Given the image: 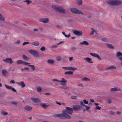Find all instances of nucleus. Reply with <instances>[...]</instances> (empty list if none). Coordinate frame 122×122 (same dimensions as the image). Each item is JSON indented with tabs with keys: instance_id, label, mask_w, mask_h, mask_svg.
Returning <instances> with one entry per match:
<instances>
[{
	"instance_id": "obj_54",
	"label": "nucleus",
	"mask_w": 122,
	"mask_h": 122,
	"mask_svg": "<svg viewBox=\"0 0 122 122\" xmlns=\"http://www.w3.org/2000/svg\"><path fill=\"white\" fill-rule=\"evenodd\" d=\"M20 41L19 40H18L16 42H15V44H17L20 43Z\"/></svg>"
},
{
	"instance_id": "obj_34",
	"label": "nucleus",
	"mask_w": 122,
	"mask_h": 122,
	"mask_svg": "<svg viewBox=\"0 0 122 122\" xmlns=\"http://www.w3.org/2000/svg\"><path fill=\"white\" fill-rule=\"evenodd\" d=\"M82 1L81 0H79L77 2V3L79 5H80L82 4Z\"/></svg>"
},
{
	"instance_id": "obj_14",
	"label": "nucleus",
	"mask_w": 122,
	"mask_h": 122,
	"mask_svg": "<svg viewBox=\"0 0 122 122\" xmlns=\"http://www.w3.org/2000/svg\"><path fill=\"white\" fill-rule=\"evenodd\" d=\"M16 83L18 84V85L21 86L22 87H24L25 86V85L23 81H21L20 82H17Z\"/></svg>"
},
{
	"instance_id": "obj_16",
	"label": "nucleus",
	"mask_w": 122,
	"mask_h": 122,
	"mask_svg": "<svg viewBox=\"0 0 122 122\" xmlns=\"http://www.w3.org/2000/svg\"><path fill=\"white\" fill-rule=\"evenodd\" d=\"M84 60L86 61V62H88L90 63H92V59L89 57H86L84 58Z\"/></svg>"
},
{
	"instance_id": "obj_13",
	"label": "nucleus",
	"mask_w": 122,
	"mask_h": 122,
	"mask_svg": "<svg viewBox=\"0 0 122 122\" xmlns=\"http://www.w3.org/2000/svg\"><path fill=\"white\" fill-rule=\"evenodd\" d=\"M116 55L117 57H119L118 59L121 61H122V53L120 51L117 52L116 54Z\"/></svg>"
},
{
	"instance_id": "obj_12",
	"label": "nucleus",
	"mask_w": 122,
	"mask_h": 122,
	"mask_svg": "<svg viewBox=\"0 0 122 122\" xmlns=\"http://www.w3.org/2000/svg\"><path fill=\"white\" fill-rule=\"evenodd\" d=\"M67 81L64 78H62L61 79V80L59 81V82H60L61 85L63 86L65 85Z\"/></svg>"
},
{
	"instance_id": "obj_51",
	"label": "nucleus",
	"mask_w": 122,
	"mask_h": 122,
	"mask_svg": "<svg viewBox=\"0 0 122 122\" xmlns=\"http://www.w3.org/2000/svg\"><path fill=\"white\" fill-rule=\"evenodd\" d=\"M10 83H11L14 84L15 83V81L14 80H11L10 81Z\"/></svg>"
},
{
	"instance_id": "obj_6",
	"label": "nucleus",
	"mask_w": 122,
	"mask_h": 122,
	"mask_svg": "<svg viewBox=\"0 0 122 122\" xmlns=\"http://www.w3.org/2000/svg\"><path fill=\"white\" fill-rule=\"evenodd\" d=\"M16 63L17 64H23L26 65H27L28 64H30V63L28 62H26L21 60H17L16 62Z\"/></svg>"
},
{
	"instance_id": "obj_7",
	"label": "nucleus",
	"mask_w": 122,
	"mask_h": 122,
	"mask_svg": "<svg viewBox=\"0 0 122 122\" xmlns=\"http://www.w3.org/2000/svg\"><path fill=\"white\" fill-rule=\"evenodd\" d=\"M90 54L91 56L97 58L100 60H102V59L100 58V56L98 54L93 53H90Z\"/></svg>"
},
{
	"instance_id": "obj_25",
	"label": "nucleus",
	"mask_w": 122,
	"mask_h": 122,
	"mask_svg": "<svg viewBox=\"0 0 122 122\" xmlns=\"http://www.w3.org/2000/svg\"><path fill=\"white\" fill-rule=\"evenodd\" d=\"M81 80L83 81H89L90 79L86 77H84L81 79Z\"/></svg>"
},
{
	"instance_id": "obj_4",
	"label": "nucleus",
	"mask_w": 122,
	"mask_h": 122,
	"mask_svg": "<svg viewBox=\"0 0 122 122\" xmlns=\"http://www.w3.org/2000/svg\"><path fill=\"white\" fill-rule=\"evenodd\" d=\"M71 12L73 13L77 14H82L83 13L81 11L74 8H71Z\"/></svg>"
},
{
	"instance_id": "obj_40",
	"label": "nucleus",
	"mask_w": 122,
	"mask_h": 122,
	"mask_svg": "<svg viewBox=\"0 0 122 122\" xmlns=\"http://www.w3.org/2000/svg\"><path fill=\"white\" fill-rule=\"evenodd\" d=\"M37 90V91L39 92H41L42 91L41 88L40 87H38Z\"/></svg>"
},
{
	"instance_id": "obj_57",
	"label": "nucleus",
	"mask_w": 122,
	"mask_h": 122,
	"mask_svg": "<svg viewBox=\"0 0 122 122\" xmlns=\"http://www.w3.org/2000/svg\"><path fill=\"white\" fill-rule=\"evenodd\" d=\"M64 41H60L59 43H58V44L59 45L61 44H62V43H64Z\"/></svg>"
},
{
	"instance_id": "obj_24",
	"label": "nucleus",
	"mask_w": 122,
	"mask_h": 122,
	"mask_svg": "<svg viewBox=\"0 0 122 122\" xmlns=\"http://www.w3.org/2000/svg\"><path fill=\"white\" fill-rule=\"evenodd\" d=\"M111 90L112 91H120V89L119 88L117 87H115L113 88H112Z\"/></svg>"
},
{
	"instance_id": "obj_29",
	"label": "nucleus",
	"mask_w": 122,
	"mask_h": 122,
	"mask_svg": "<svg viewBox=\"0 0 122 122\" xmlns=\"http://www.w3.org/2000/svg\"><path fill=\"white\" fill-rule=\"evenodd\" d=\"M23 57L24 59L25 60H27L28 59V58L25 55H23Z\"/></svg>"
},
{
	"instance_id": "obj_28",
	"label": "nucleus",
	"mask_w": 122,
	"mask_h": 122,
	"mask_svg": "<svg viewBox=\"0 0 122 122\" xmlns=\"http://www.w3.org/2000/svg\"><path fill=\"white\" fill-rule=\"evenodd\" d=\"M2 72L3 74L4 75H5L7 73V72L5 70H3L2 71Z\"/></svg>"
},
{
	"instance_id": "obj_50",
	"label": "nucleus",
	"mask_w": 122,
	"mask_h": 122,
	"mask_svg": "<svg viewBox=\"0 0 122 122\" xmlns=\"http://www.w3.org/2000/svg\"><path fill=\"white\" fill-rule=\"evenodd\" d=\"M96 108L98 110H100L101 109V107L99 106H97L96 107Z\"/></svg>"
},
{
	"instance_id": "obj_2",
	"label": "nucleus",
	"mask_w": 122,
	"mask_h": 122,
	"mask_svg": "<svg viewBox=\"0 0 122 122\" xmlns=\"http://www.w3.org/2000/svg\"><path fill=\"white\" fill-rule=\"evenodd\" d=\"M52 7L54 10L57 12L63 13H66L65 10L62 7H57L55 5L52 6Z\"/></svg>"
},
{
	"instance_id": "obj_20",
	"label": "nucleus",
	"mask_w": 122,
	"mask_h": 122,
	"mask_svg": "<svg viewBox=\"0 0 122 122\" xmlns=\"http://www.w3.org/2000/svg\"><path fill=\"white\" fill-rule=\"evenodd\" d=\"M116 67L114 66H111L108 68L107 69V70H113L116 69Z\"/></svg>"
},
{
	"instance_id": "obj_32",
	"label": "nucleus",
	"mask_w": 122,
	"mask_h": 122,
	"mask_svg": "<svg viewBox=\"0 0 122 122\" xmlns=\"http://www.w3.org/2000/svg\"><path fill=\"white\" fill-rule=\"evenodd\" d=\"M28 64H27V65H28V66H30V67H31L32 69L33 70H35V66H34V65H29Z\"/></svg>"
},
{
	"instance_id": "obj_59",
	"label": "nucleus",
	"mask_w": 122,
	"mask_h": 122,
	"mask_svg": "<svg viewBox=\"0 0 122 122\" xmlns=\"http://www.w3.org/2000/svg\"><path fill=\"white\" fill-rule=\"evenodd\" d=\"M25 70L28 71L29 70V68L28 67H25L24 68Z\"/></svg>"
},
{
	"instance_id": "obj_60",
	"label": "nucleus",
	"mask_w": 122,
	"mask_h": 122,
	"mask_svg": "<svg viewBox=\"0 0 122 122\" xmlns=\"http://www.w3.org/2000/svg\"><path fill=\"white\" fill-rule=\"evenodd\" d=\"M73 59V57H70L69 58V60L71 61Z\"/></svg>"
},
{
	"instance_id": "obj_47",
	"label": "nucleus",
	"mask_w": 122,
	"mask_h": 122,
	"mask_svg": "<svg viewBox=\"0 0 122 122\" xmlns=\"http://www.w3.org/2000/svg\"><path fill=\"white\" fill-rule=\"evenodd\" d=\"M63 68L66 70H69V67H62Z\"/></svg>"
},
{
	"instance_id": "obj_42",
	"label": "nucleus",
	"mask_w": 122,
	"mask_h": 122,
	"mask_svg": "<svg viewBox=\"0 0 122 122\" xmlns=\"http://www.w3.org/2000/svg\"><path fill=\"white\" fill-rule=\"evenodd\" d=\"M56 59L57 61H59L61 59V57H56Z\"/></svg>"
},
{
	"instance_id": "obj_46",
	"label": "nucleus",
	"mask_w": 122,
	"mask_h": 122,
	"mask_svg": "<svg viewBox=\"0 0 122 122\" xmlns=\"http://www.w3.org/2000/svg\"><path fill=\"white\" fill-rule=\"evenodd\" d=\"M71 50L72 51H74L76 49V48L75 47H72L71 48Z\"/></svg>"
},
{
	"instance_id": "obj_19",
	"label": "nucleus",
	"mask_w": 122,
	"mask_h": 122,
	"mask_svg": "<svg viewBox=\"0 0 122 122\" xmlns=\"http://www.w3.org/2000/svg\"><path fill=\"white\" fill-rule=\"evenodd\" d=\"M25 109L27 111H29L31 110L32 107L29 106H26L25 107Z\"/></svg>"
},
{
	"instance_id": "obj_26",
	"label": "nucleus",
	"mask_w": 122,
	"mask_h": 122,
	"mask_svg": "<svg viewBox=\"0 0 122 122\" xmlns=\"http://www.w3.org/2000/svg\"><path fill=\"white\" fill-rule=\"evenodd\" d=\"M73 72L72 71H69L66 72H65V74H70L72 75L73 74Z\"/></svg>"
},
{
	"instance_id": "obj_27",
	"label": "nucleus",
	"mask_w": 122,
	"mask_h": 122,
	"mask_svg": "<svg viewBox=\"0 0 122 122\" xmlns=\"http://www.w3.org/2000/svg\"><path fill=\"white\" fill-rule=\"evenodd\" d=\"M62 33L66 37H69L71 35L70 33H69L68 35H67L65 34V33L64 32H62Z\"/></svg>"
},
{
	"instance_id": "obj_52",
	"label": "nucleus",
	"mask_w": 122,
	"mask_h": 122,
	"mask_svg": "<svg viewBox=\"0 0 122 122\" xmlns=\"http://www.w3.org/2000/svg\"><path fill=\"white\" fill-rule=\"evenodd\" d=\"M78 86H81L82 87H84V85L82 84V83L80 84H78Z\"/></svg>"
},
{
	"instance_id": "obj_9",
	"label": "nucleus",
	"mask_w": 122,
	"mask_h": 122,
	"mask_svg": "<svg viewBox=\"0 0 122 122\" xmlns=\"http://www.w3.org/2000/svg\"><path fill=\"white\" fill-rule=\"evenodd\" d=\"M3 61L7 63H8L10 64H12L13 62L12 59L10 58H6L5 59H4Z\"/></svg>"
},
{
	"instance_id": "obj_21",
	"label": "nucleus",
	"mask_w": 122,
	"mask_h": 122,
	"mask_svg": "<svg viewBox=\"0 0 122 122\" xmlns=\"http://www.w3.org/2000/svg\"><path fill=\"white\" fill-rule=\"evenodd\" d=\"M31 99L35 102H37L39 101V99L38 98L31 97Z\"/></svg>"
},
{
	"instance_id": "obj_37",
	"label": "nucleus",
	"mask_w": 122,
	"mask_h": 122,
	"mask_svg": "<svg viewBox=\"0 0 122 122\" xmlns=\"http://www.w3.org/2000/svg\"><path fill=\"white\" fill-rule=\"evenodd\" d=\"M1 113L3 115L5 116L8 114V113L4 112V111H2L1 112Z\"/></svg>"
},
{
	"instance_id": "obj_44",
	"label": "nucleus",
	"mask_w": 122,
	"mask_h": 122,
	"mask_svg": "<svg viewBox=\"0 0 122 122\" xmlns=\"http://www.w3.org/2000/svg\"><path fill=\"white\" fill-rule=\"evenodd\" d=\"M83 102L85 104H87L88 103V101L86 100L85 99H84L83 100Z\"/></svg>"
},
{
	"instance_id": "obj_23",
	"label": "nucleus",
	"mask_w": 122,
	"mask_h": 122,
	"mask_svg": "<svg viewBox=\"0 0 122 122\" xmlns=\"http://www.w3.org/2000/svg\"><path fill=\"white\" fill-rule=\"evenodd\" d=\"M80 44L81 45L84 44L86 45H88L89 44V43L86 41H84L82 42H81Z\"/></svg>"
},
{
	"instance_id": "obj_55",
	"label": "nucleus",
	"mask_w": 122,
	"mask_h": 122,
	"mask_svg": "<svg viewBox=\"0 0 122 122\" xmlns=\"http://www.w3.org/2000/svg\"><path fill=\"white\" fill-rule=\"evenodd\" d=\"M107 102L108 103H111L112 102V101L111 99L108 100H107Z\"/></svg>"
},
{
	"instance_id": "obj_11",
	"label": "nucleus",
	"mask_w": 122,
	"mask_h": 122,
	"mask_svg": "<svg viewBox=\"0 0 122 122\" xmlns=\"http://www.w3.org/2000/svg\"><path fill=\"white\" fill-rule=\"evenodd\" d=\"M40 21L42 22L43 23H47L49 21L48 18H41L39 20Z\"/></svg>"
},
{
	"instance_id": "obj_18",
	"label": "nucleus",
	"mask_w": 122,
	"mask_h": 122,
	"mask_svg": "<svg viewBox=\"0 0 122 122\" xmlns=\"http://www.w3.org/2000/svg\"><path fill=\"white\" fill-rule=\"evenodd\" d=\"M30 44H32L35 46H38L39 45V43L38 41H36L33 42H30Z\"/></svg>"
},
{
	"instance_id": "obj_53",
	"label": "nucleus",
	"mask_w": 122,
	"mask_h": 122,
	"mask_svg": "<svg viewBox=\"0 0 122 122\" xmlns=\"http://www.w3.org/2000/svg\"><path fill=\"white\" fill-rule=\"evenodd\" d=\"M56 27L57 28L59 29H61V26L59 25H57L56 26Z\"/></svg>"
},
{
	"instance_id": "obj_62",
	"label": "nucleus",
	"mask_w": 122,
	"mask_h": 122,
	"mask_svg": "<svg viewBox=\"0 0 122 122\" xmlns=\"http://www.w3.org/2000/svg\"><path fill=\"white\" fill-rule=\"evenodd\" d=\"M94 31L93 30L92 31L91 33L90 34V35H91L93 34L94 33Z\"/></svg>"
},
{
	"instance_id": "obj_35",
	"label": "nucleus",
	"mask_w": 122,
	"mask_h": 122,
	"mask_svg": "<svg viewBox=\"0 0 122 122\" xmlns=\"http://www.w3.org/2000/svg\"><path fill=\"white\" fill-rule=\"evenodd\" d=\"M41 106L45 108H46L48 106L45 104H43L41 105Z\"/></svg>"
},
{
	"instance_id": "obj_30",
	"label": "nucleus",
	"mask_w": 122,
	"mask_h": 122,
	"mask_svg": "<svg viewBox=\"0 0 122 122\" xmlns=\"http://www.w3.org/2000/svg\"><path fill=\"white\" fill-rule=\"evenodd\" d=\"M107 46L108 47L110 48H113V47L112 46L111 44H107Z\"/></svg>"
},
{
	"instance_id": "obj_61",
	"label": "nucleus",
	"mask_w": 122,
	"mask_h": 122,
	"mask_svg": "<svg viewBox=\"0 0 122 122\" xmlns=\"http://www.w3.org/2000/svg\"><path fill=\"white\" fill-rule=\"evenodd\" d=\"M90 101L92 102H94V100L92 99H91L90 100Z\"/></svg>"
},
{
	"instance_id": "obj_58",
	"label": "nucleus",
	"mask_w": 122,
	"mask_h": 122,
	"mask_svg": "<svg viewBox=\"0 0 122 122\" xmlns=\"http://www.w3.org/2000/svg\"><path fill=\"white\" fill-rule=\"evenodd\" d=\"M33 30L34 31H39L38 29L36 28L34 29Z\"/></svg>"
},
{
	"instance_id": "obj_22",
	"label": "nucleus",
	"mask_w": 122,
	"mask_h": 122,
	"mask_svg": "<svg viewBox=\"0 0 122 122\" xmlns=\"http://www.w3.org/2000/svg\"><path fill=\"white\" fill-rule=\"evenodd\" d=\"M47 62L48 63L50 64H52L54 63V61L53 60L50 59L47 60Z\"/></svg>"
},
{
	"instance_id": "obj_5",
	"label": "nucleus",
	"mask_w": 122,
	"mask_h": 122,
	"mask_svg": "<svg viewBox=\"0 0 122 122\" xmlns=\"http://www.w3.org/2000/svg\"><path fill=\"white\" fill-rule=\"evenodd\" d=\"M29 53L34 56L37 57L39 56L38 52L37 51L33 50H30L29 51Z\"/></svg>"
},
{
	"instance_id": "obj_45",
	"label": "nucleus",
	"mask_w": 122,
	"mask_h": 122,
	"mask_svg": "<svg viewBox=\"0 0 122 122\" xmlns=\"http://www.w3.org/2000/svg\"><path fill=\"white\" fill-rule=\"evenodd\" d=\"M30 42H23L22 44V45H25L27 44H30Z\"/></svg>"
},
{
	"instance_id": "obj_38",
	"label": "nucleus",
	"mask_w": 122,
	"mask_h": 122,
	"mask_svg": "<svg viewBox=\"0 0 122 122\" xmlns=\"http://www.w3.org/2000/svg\"><path fill=\"white\" fill-rule=\"evenodd\" d=\"M40 50L42 51H44L45 50V46L41 47L40 48Z\"/></svg>"
},
{
	"instance_id": "obj_3",
	"label": "nucleus",
	"mask_w": 122,
	"mask_h": 122,
	"mask_svg": "<svg viewBox=\"0 0 122 122\" xmlns=\"http://www.w3.org/2000/svg\"><path fill=\"white\" fill-rule=\"evenodd\" d=\"M109 4L112 5H119L121 4V2L118 0H114L109 1L108 2Z\"/></svg>"
},
{
	"instance_id": "obj_33",
	"label": "nucleus",
	"mask_w": 122,
	"mask_h": 122,
	"mask_svg": "<svg viewBox=\"0 0 122 122\" xmlns=\"http://www.w3.org/2000/svg\"><path fill=\"white\" fill-rule=\"evenodd\" d=\"M58 46V43L56 44L55 45H53L51 47L52 48H56Z\"/></svg>"
},
{
	"instance_id": "obj_39",
	"label": "nucleus",
	"mask_w": 122,
	"mask_h": 122,
	"mask_svg": "<svg viewBox=\"0 0 122 122\" xmlns=\"http://www.w3.org/2000/svg\"><path fill=\"white\" fill-rule=\"evenodd\" d=\"M0 19L2 20H5L4 17L1 14L0 15Z\"/></svg>"
},
{
	"instance_id": "obj_43",
	"label": "nucleus",
	"mask_w": 122,
	"mask_h": 122,
	"mask_svg": "<svg viewBox=\"0 0 122 122\" xmlns=\"http://www.w3.org/2000/svg\"><path fill=\"white\" fill-rule=\"evenodd\" d=\"M109 113L110 114L113 115L114 114V112L112 111H110L109 112Z\"/></svg>"
},
{
	"instance_id": "obj_41",
	"label": "nucleus",
	"mask_w": 122,
	"mask_h": 122,
	"mask_svg": "<svg viewBox=\"0 0 122 122\" xmlns=\"http://www.w3.org/2000/svg\"><path fill=\"white\" fill-rule=\"evenodd\" d=\"M101 40L104 41H107L108 39L106 38H102L101 39Z\"/></svg>"
},
{
	"instance_id": "obj_48",
	"label": "nucleus",
	"mask_w": 122,
	"mask_h": 122,
	"mask_svg": "<svg viewBox=\"0 0 122 122\" xmlns=\"http://www.w3.org/2000/svg\"><path fill=\"white\" fill-rule=\"evenodd\" d=\"M52 81H56L59 82V80H58L56 79H54L52 80Z\"/></svg>"
},
{
	"instance_id": "obj_31",
	"label": "nucleus",
	"mask_w": 122,
	"mask_h": 122,
	"mask_svg": "<svg viewBox=\"0 0 122 122\" xmlns=\"http://www.w3.org/2000/svg\"><path fill=\"white\" fill-rule=\"evenodd\" d=\"M77 70V69L76 68H74L72 67H69V70Z\"/></svg>"
},
{
	"instance_id": "obj_15",
	"label": "nucleus",
	"mask_w": 122,
	"mask_h": 122,
	"mask_svg": "<svg viewBox=\"0 0 122 122\" xmlns=\"http://www.w3.org/2000/svg\"><path fill=\"white\" fill-rule=\"evenodd\" d=\"M80 107L79 105H76L73 106V109L74 110H77L80 108Z\"/></svg>"
},
{
	"instance_id": "obj_36",
	"label": "nucleus",
	"mask_w": 122,
	"mask_h": 122,
	"mask_svg": "<svg viewBox=\"0 0 122 122\" xmlns=\"http://www.w3.org/2000/svg\"><path fill=\"white\" fill-rule=\"evenodd\" d=\"M24 2H26L27 5H29L30 3L31 2V1L30 0H26L24 1Z\"/></svg>"
},
{
	"instance_id": "obj_64",
	"label": "nucleus",
	"mask_w": 122,
	"mask_h": 122,
	"mask_svg": "<svg viewBox=\"0 0 122 122\" xmlns=\"http://www.w3.org/2000/svg\"><path fill=\"white\" fill-rule=\"evenodd\" d=\"M121 112L118 111L117 112V113L118 114H119L121 113Z\"/></svg>"
},
{
	"instance_id": "obj_1",
	"label": "nucleus",
	"mask_w": 122,
	"mask_h": 122,
	"mask_svg": "<svg viewBox=\"0 0 122 122\" xmlns=\"http://www.w3.org/2000/svg\"><path fill=\"white\" fill-rule=\"evenodd\" d=\"M73 109L69 107H66L65 110L63 113L54 115L53 116L55 117H59L61 118H70L71 117L69 114H71L73 112Z\"/></svg>"
},
{
	"instance_id": "obj_49",
	"label": "nucleus",
	"mask_w": 122,
	"mask_h": 122,
	"mask_svg": "<svg viewBox=\"0 0 122 122\" xmlns=\"http://www.w3.org/2000/svg\"><path fill=\"white\" fill-rule=\"evenodd\" d=\"M71 98L73 99H76V96H73L71 97Z\"/></svg>"
},
{
	"instance_id": "obj_8",
	"label": "nucleus",
	"mask_w": 122,
	"mask_h": 122,
	"mask_svg": "<svg viewBox=\"0 0 122 122\" xmlns=\"http://www.w3.org/2000/svg\"><path fill=\"white\" fill-rule=\"evenodd\" d=\"M72 31L74 34L78 36H80L82 33V32L81 31L74 30H73Z\"/></svg>"
},
{
	"instance_id": "obj_56",
	"label": "nucleus",
	"mask_w": 122,
	"mask_h": 122,
	"mask_svg": "<svg viewBox=\"0 0 122 122\" xmlns=\"http://www.w3.org/2000/svg\"><path fill=\"white\" fill-rule=\"evenodd\" d=\"M11 103L12 104H14V105H16L17 104L16 102H14V101H12V102H11Z\"/></svg>"
},
{
	"instance_id": "obj_10",
	"label": "nucleus",
	"mask_w": 122,
	"mask_h": 122,
	"mask_svg": "<svg viewBox=\"0 0 122 122\" xmlns=\"http://www.w3.org/2000/svg\"><path fill=\"white\" fill-rule=\"evenodd\" d=\"M5 85L7 89L11 90L14 92H16V90L15 88H13L12 86H8L6 84H5Z\"/></svg>"
},
{
	"instance_id": "obj_17",
	"label": "nucleus",
	"mask_w": 122,
	"mask_h": 122,
	"mask_svg": "<svg viewBox=\"0 0 122 122\" xmlns=\"http://www.w3.org/2000/svg\"><path fill=\"white\" fill-rule=\"evenodd\" d=\"M81 105V106H84L86 109L87 110H88L90 109V107H88L86 105L84 104L83 103V102L82 101H81L80 102Z\"/></svg>"
},
{
	"instance_id": "obj_63",
	"label": "nucleus",
	"mask_w": 122,
	"mask_h": 122,
	"mask_svg": "<svg viewBox=\"0 0 122 122\" xmlns=\"http://www.w3.org/2000/svg\"><path fill=\"white\" fill-rule=\"evenodd\" d=\"M56 103L57 104H58V105H61V103H59V102H57V101H56Z\"/></svg>"
}]
</instances>
